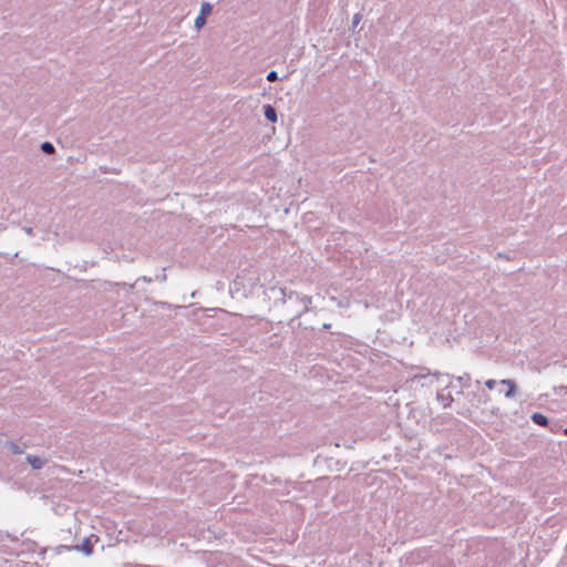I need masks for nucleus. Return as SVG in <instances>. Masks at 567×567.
Listing matches in <instances>:
<instances>
[{"label":"nucleus","mask_w":567,"mask_h":567,"mask_svg":"<svg viewBox=\"0 0 567 567\" xmlns=\"http://www.w3.org/2000/svg\"><path fill=\"white\" fill-rule=\"evenodd\" d=\"M280 291L284 303L287 305L289 312L293 315L291 321L296 318H300L303 313L310 310V305L312 302L311 297L300 296L298 292L291 290L287 292L286 288H282Z\"/></svg>","instance_id":"obj_1"},{"label":"nucleus","mask_w":567,"mask_h":567,"mask_svg":"<svg viewBox=\"0 0 567 567\" xmlns=\"http://www.w3.org/2000/svg\"><path fill=\"white\" fill-rule=\"evenodd\" d=\"M62 549L64 550H79L84 553L85 555H91L93 553V543L91 542V538H85L81 545H74V546H59L56 548L58 553H60Z\"/></svg>","instance_id":"obj_2"},{"label":"nucleus","mask_w":567,"mask_h":567,"mask_svg":"<svg viewBox=\"0 0 567 567\" xmlns=\"http://www.w3.org/2000/svg\"><path fill=\"white\" fill-rule=\"evenodd\" d=\"M501 384L507 385V391L505 392L506 398H514L516 395V383L514 380L505 379L501 381Z\"/></svg>","instance_id":"obj_3"},{"label":"nucleus","mask_w":567,"mask_h":567,"mask_svg":"<svg viewBox=\"0 0 567 567\" xmlns=\"http://www.w3.org/2000/svg\"><path fill=\"white\" fill-rule=\"evenodd\" d=\"M25 460L33 470H41L45 464V461L37 455H27Z\"/></svg>","instance_id":"obj_4"},{"label":"nucleus","mask_w":567,"mask_h":567,"mask_svg":"<svg viewBox=\"0 0 567 567\" xmlns=\"http://www.w3.org/2000/svg\"><path fill=\"white\" fill-rule=\"evenodd\" d=\"M264 115L269 122H271V123L277 122V110L272 105H270V104L264 105Z\"/></svg>","instance_id":"obj_5"},{"label":"nucleus","mask_w":567,"mask_h":567,"mask_svg":"<svg viewBox=\"0 0 567 567\" xmlns=\"http://www.w3.org/2000/svg\"><path fill=\"white\" fill-rule=\"evenodd\" d=\"M6 445L12 454H22L24 452V450L27 449V444H23L22 446H20L12 441L6 442Z\"/></svg>","instance_id":"obj_6"},{"label":"nucleus","mask_w":567,"mask_h":567,"mask_svg":"<svg viewBox=\"0 0 567 567\" xmlns=\"http://www.w3.org/2000/svg\"><path fill=\"white\" fill-rule=\"evenodd\" d=\"M532 421L539 425V426H546L548 424V419L546 415L539 413V412H535L533 415H532Z\"/></svg>","instance_id":"obj_7"},{"label":"nucleus","mask_w":567,"mask_h":567,"mask_svg":"<svg viewBox=\"0 0 567 567\" xmlns=\"http://www.w3.org/2000/svg\"><path fill=\"white\" fill-rule=\"evenodd\" d=\"M473 396L477 399L478 403L486 404L489 401V395L482 389L478 388L477 392H473Z\"/></svg>","instance_id":"obj_8"},{"label":"nucleus","mask_w":567,"mask_h":567,"mask_svg":"<svg viewBox=\"0 0 567 567\" xmlns=\"http://www.w3.org/2000/svg\"><path fill=\"white\" fill-rule=\"evenodd\" d=\"M40 148L47 155H51L55 152V147L51 142H43Z\"/></svg>","instance_id":"obj_9"},{"label":"nucleus","mask_w":567,"mask_h":567,"mask_svg":"<svg viewBox=\"0 0 567 567\" xmlns=\"http://www.w3.org/2000/svg\"><path fill=\"white\" fill-rule=\"evenodd\" d=\"M213 11V6L209 2H203L200 6L199 16L208 17Z\"/></svg>","instance_id":"obj_10"},{"label":"nucleus","mask_w":567,"mask_h":567,"mask_svg":"<svg viewBox=\"0 0 567 567\" xmlns=\"http://www.w3.org/2000/svg\"><path fill=\"white\" fill-rule=\"evenodd\" d=\"M456 381L460 383L462 388H468L471 382V377L468 373H465L464 375H460L456 378Z\"/></svg>","instance_id":"obj_11"},{"label":"nucleus","mask_w":567,"mask_h":567,"mask_svg":"<svg viewBox=\"0 0 567 567\" xmlns=\"http://www.w3.org/2000/svg\"><path fill=\"white\" fill-rule=\"evenodd\" d=\"M206 24V17L198 16L195 20V28L200 30Z\"/></svg>","instance_id":"obj_12"},{"label":"nucleus","mask_w":567,"mask_h":567,"mask_svg":"<svg viewBox=\"0 0 567 567\" xmlns=\"http://www.w3.org/2000/svg\"><path fill=\"white\" fill-rule=\"evenodd\" d=\"M437 399L442 400L444 402V406L450 405L453 402V398L451 394L444 396V395H437Z\"/></svg>","instance_id":"obj_13"},{"label":"nucleus","mask_w":567,"mask_h":567,"mask_svg":"<svg viewBox=\"0 0 567 567\" xmlns=\"http://www.w3.org/2000/svg\"><path fill=\"white\" fill-rule=\"evenodd\" d=\"M266 79L269 82H275V81H277L279 79L278 78V73L276 71H270V72H268Z\"/></svg>","instance_id":"obj_14"},{"label":"nucleus","mask_w":567,"mask_h":567,"mask_svg":"<svg viewBox=\"0 0 567 567\" xmlns=\"http://www.w3.org/2000/svg\"><path fill=\"white\" fill-rule=\"evenodd\" d=\"M485 385H486V388H487L488 390H493V389L495 388V385H496V381H495V380H493V379L487 380V381L485 382Z\"/></svg>","instance_id":"obj_15"},{"label":"nucleus","mask_w":567,"mask_h":567,"mask_svg":"<svg viewBox=\"0 0 567 567\" xmlns=\"http://www.w3.org/2000/svg\"><path fill=\"white\" fill-rule=\"evenodd\" d=\"M361 16L359 13L354 14L353 17V25H357L360 21Z\"/></svg>","instance_id":"obj_16"},{"label":"nucleus","mask_w":567,"mask_h":567,"mask_svg":"<svg viewBox=\"0 0 567 567\" xmlns=\"http://www.w3.org/2000/svg\"><path fill=\"white\" fill-rule=\"evenodd\" d=\"M23 229L29 236H32L34 234L32 227H24Z\"/></svg>","instance_id":"obj_17"},{"label":"nucleus","mask_w":567,"mask_h":567,"mask_svg":"<svg viewBox=\"0 0 567 567\" xmlns=\"http://www.w3.org/2000/svg\"><path fill=\"white\" fill-rule=\"evenodd\" d=\"M330 327H331V324H330V323H324V324H323V329H326V330L330 329Z\"/></svg>","instance_id":"obj_18"},{"label":"nucleus","mask_w":567,"mask_h":567,"mask_svg":"<svg viewBox=\"0 0 567 567\" xmlns=\"http://www.w3.org/2000/svg\"><path fill=\"white\" fill-rule=\"evenodd\" d=\"M565 435H567V427L564 430Z\"/></svg>","instance_id":"obj_19"}]
</instances>
